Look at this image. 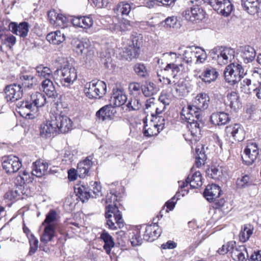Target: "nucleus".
<instances>
[{
    "mask_svg": "<svg viewBox=\"0 0 261 261\" xmlns=\"http://www.w3.org/2000/svg\"><path fill=\"white\" fill-rule=\"evenodd\" d=\"M68 226L63 227L62 225H61L57 228V233L56 234L57 240V244L61 246H63L66 241L70 238L69 237V233L66 230V229H68Z\"/></svg>",
    "mask_w": 261,
    "mask_h": 261,
    "instance_id": "2f4dec72",
    "label": "nucleus"
},
{
    "mask_svg": "<svg viewBox=\"0 0 261 261\" xmlns=\"http://www.w3.org/2000/svg\"><path fill=\"white\" fill-rule=\"evenodd\" d=\"M144 124L143 134L147 138L157 136L162 130L155 126L147 122V116L143 119Z\"/></svg>",
    "mask_w": 261,
    "mask_h": 261,
    "instance_id": "cd10ccee",
    "label": "nucleus"
},
{
    "mask_svg": "<svg viewBox=\"0 0 261 261\" xmlns=\"http://www.w3.org/2000/svg\"><path fill=\"white\" fill-rule=\"evenodd\" d=\"M41 87L43 92L49 97L55 98L57 92L51 79H45L41 83Z\"/></svg>",
    "mask_w": 261,
    "mask_h": 261,
    "instance_id": "473e14b6",
    "label": "nucleus"
},
{
    "mask_svg": "<svg viewBox=\"0 0 261 261\" xmlns=\"http://www.w3.org/2000/svg\"><path fill=\"white\" fill-rule=\"evenodd\" d=\"M125 195V188L121 183L116 182L111 185L110 192L106 197L105 217L107 219V224L112 230L117 229V227L112 220L113 215L115 222L119 228L124 226L121 210H124L122 204Z\"/></svg>",
    "mask_w": 261,
    "mask_h": 261,
    "instance_id": "f257e3e1",
    "label": "nucleus"
},
{
    "mask_svg": "<svg viewBox=\"0 0 261 261\" xmlns=\"http://www.w3.org/2000/svg\"><path fill=\"white\" fill-rule=\"evenodd\" d=\"M29 240L30 245L29 254L30 255H32L37 250L39 242L34 235H31L30 237V238H29Z\"/></svg>",
    "mask_w": 261,
    "mask_h": 261,
    "instance_id": "69168bd1",
    "label": "nucleus"
},
{
    "mask_svg": "<svg viewBox=\"0 0 261 261\" xmlns=\"http://www.w3.org/2000/svg\"><path fill=\"white\" fill-rule=\"evenodd\" d=\"M149 123L162 130L165 127V118L162 115H151Z\"/></svg>",
    "mask_w": 261,
    "mask_h": 261,
    "instance_id": "09e8293b",
    "label": "nucleus"
},
{
    "mask_svg": "<svg viewBox=\"0 0 261 261\" xmlns=\"http://www.w3.org/2000/svg\"><path fill=\"white\" fill-rule=\"evenodd\" d=\"M117 112L116 108L112 105H108L102 107L96 113V114H115Z\"/></svg>",
    "mask_w": 261,
    "mask_h": 261,
    "instance_id": "338daca9",
    "label": "nucleus"
},
{
    "mask_svg": "<svg viewBox=\"0 0 261 261\" xmlns=\"http://www.w3.org/2000/svg\"><path fill=\"white\" fill-rule=\"evenodd\" d=\"M75 51L79 55H83L86 60H91L94 55V49L88 39L75 41L74 43Z\"/></svg>",
    "mask_w": 261,
    "mask_h": 261,
    "instance_id": "1a4fd4ad",
    "label": "nucleus"
},
{
    "mask_svg": "<svg viewBox=\"0 0 261 261\" xmlns=\"http://www.w3.org/2000/svg\"><path fill=\"white\" fill-rule=\"evenodd\" d=\"M225 133L228 137H232L236 141H242L245 138L244 128L240 124L236 123L227 126Z\"/></svg>",
    "mask_w": 261,
    "mask_h": 261,
    "instance_id": "2eb2a0df",
    "label": "nucleus"
},
{
    "mask_svg": "<svg viewBox=\"0 0 261 261\" xmlns=\"http://www.w3.org/2000/svg\"><path fill=\"white\" fill-rule=\"evenodd\" d=\"M48 164L42 160H37L33 163L32 174L38 177H41L45 175L47 171Z\"/></svg>",
    "mask_w": 261,
    "mask_h": 261,
    "instance_id": "c85d7f7f",
    "label": "nucleus"
},
{
    "mask_svg": "<svg viewBox=\"0 0 261 261\" xmlns=\"http://www.w3.org/2000/svg\"><path fill=\"white\" fill-rule=\"evenodd\" d=\"M238 94L236 92L228 93L227 95L226 103L234 112L239 108V100Z\"/></svg>",
    "mask_w": 261,
    "mask_h": 261,
    "instance_id": "4c0bfd02",
    "label": "nucleus"
},
{
    "mask_svg": "<svg viewBox=\"0 0 261 261\" xmlns=\"http://www.w3.org/2000/svg\"><path fill=\"white\" fill-rule=\"evenodd\" d=\"M100 239L104 243L103 248L107 254L110 255L111 250L115 246V242L113 237L106 231L103 230L100 234Z\"/></svg>",
    "mask_w": 261,
    "mask_h": 261,
    "instance_id": "a878e982",
    "label": "nucleus"
},
{
    "mask_svg": "<svg viewBox=\"0 0 261 261\" xmlns=\"http://www.w3.org/2000/svg\"><path fill=\"white\" fill-rule=\"evenodd\" d=\"M195 46L180 47L178 48V54L182 56L183 63L191 65L193 62L195 56Z\"/></svg>",
    "mask_w": 261,
    "mask_h": 261,
    "instance_id": "393cba45",
    "label": "nucleus"
},
{
    "mask_svg": "<svg viewBox=\"0 0 261 261\" xmlns=\"http://www.w3.org/2000/svg\"><path fill=\"white\" fill-rule=\"evenodd\" d=\"M174 0H144L143 2L144 5L149 8L153 7L158 3H161L163 5H171Z\"/></svg>",
    "mask_w": 261,
    "mask_h": 261,
    "instance_id": "bf43d9fd",
    "label": "nucleus"
},
{
    "mask_svg": "<svg viewBox=\"0 0 261 261\" xmlns=\"http://www.w3.org/2000/svg\"><path fill=\"white\" fill-rule=\"evenodd\" d=\"M241 5L244 10L250 15L261 18V4L258 0H241Z\"/></svg>",
    "mask_w": 261,
    "mask_h": 261,
    "instance_id": "a211bd4d",
    "label": "nucleus"
},
{
    "mask_svg": "<svg viewBox=\"0 0 261 261\" xmlns=\"http://www.w3.org/2000/svg\"><path fill=\"white\" fill-rule=\"evenodd\" d=\"M245 74L242 66L237 63H233L227 66L224 72L225 81L230 85L238 83Z\"/></svg>",
    "mask_w": 261,
    "mask_h": 261,
    "instance_id": "0eeeda50",
    "label": "nucleus"
},
{
    "mask_svg": "<svg viewBox=\"0 0 261 261\" xmlns=\"http://www.w3.org/2000/svg\"><path fill=\"white\" fill-rule=\"evenodd\" d=\"M114 10L117 13H120L122 15L127 16L131 10V6L129 4L122 2L117 5Z\"/></svg>",
    "mask_w": 261,
    "mask_h": 261,
    "instance_id": "603ef678",
    "label": "nucleus"
},
{
    "mask_svg": "<svg viewBox=\"0 0 261 261\" xmlns=\"http://www.w3.org/2000/svg\"><path fill=\"white\" fill-rule=\"evenodd\" d=\"M189 176H188L185 181H178L179 184V189L177 193H176L175 196L177 197H179L180 195L182 196H184L185 195L187 194L189 192V189L186 188L190 185L189 182Z\"/></svg>",
    "mask_w": 261,
    "mask_h": 261,
    "instance_id": "3c124183",
    "label": "nucleus"
},
{
    "mask_svg": "<svg viewBox=\"0 0 261 261\" xmlns=\"http://www.w3.org/2000/svg\"><path fill=\"white\" fill-rule=\"evenodd\" d=\"M0 39L10 48H12L16 43V37L11 34H0Z\"/></svg>",
    "mask_w": 261,
    "mask_h": 261,
    "instance_id": "13d9d810",
    "label": "nucleus"
},
{
    "mask_svg": "<svg viewBox=\"0 0 261 261\" xmlns=\"http://www.w3.org/2000/svg\"><path fill=\"white\" fill-rule=\"evenodd\" d=\"M210 56L218 64L223 65L230 62L234 58L235 50L231 47L217 46L212 49Z\"/></svg>",
    "mask_w": 261,
    "mask_h": 261,
    "instance_id": "39448f33",
    "label": "nucleus"
},
{
    "mask_svg": "<svg viewBox=\"0 0 261 261\" xmlns=\"http://www.w3.org/2000/svg\"><path fill=\"white\" fill-rule=\"evenodd\" d=\"M229 115H211L210 121L215 125H221L226 124L229 121Z\"/></svg>",
    "mask_w": 261,
    "mask_h": 261,
    "instance_id": "de8ad7c7",
    "label": "nucleus"
},
{
    "mask_svg": "<svg viewBox=\"0 0 261 261\" xmlns=\"http://www.w3.org/2000/svg\"><path fill=\"white\" fill-rule=\"evenodd\" d=\"M176 196L175 195L165 203L164 206L156 216L158 219L163 217L164 212L165 213H168L169 211H172L174 209L177 202V200H176L175 198Z\"/></svg>",
    "mask_w": 261,
    "mask_h": 261,
    "instance_id": "a18cd8bd",
    "label": "nucleus"
},
{
    "mask_svg": "<svg viewBox=\"0 0 261 261\" xmlns=\"http://www.w3.org/2000/svg\"><path fill=\"white\" fill-rule=\"evenodd\" d=\"M72 120L67 115H49L40 126L42 137L50 138L60 134H67L74 128Z\"/></svg>",
    "mask_w": 261,
    "mask_h": 261,
    "instance_id": "f03ea898",
    "label": "nucleus"
},
{
    "mask_svg": "<svg viewBox=\"0 0 261 261\" xmlns=\"http://www.w3.org/2000/svg\"><path fill=\"white\" fill-rule=\"evenodd\" d=\"M63 227L68 226V229H66V230L70 234H76L78 232V229H80V225L76 222H73L71 221H66L62 224Z\"/></svg>",
    "mask_w": 261,
    "mask_h": 261,
    "instance_id": "4d7b16f0",
    "label": "nucleus"
},
{
    "mask_svg": "<svg viewBox=\"0 0 261 261\" xmlns=\"http://www.w3.org/2000/svg\"><path fill=\"white\" fill-rule=\"evenodd\" d=\"M93 154L89 155L77 164V172L80 178H84L90 175L91 169L93 165Z\"/></svg>",
    "mask_w": 261,
    "mask_h": 261,
    "instance_id": "f3484780",
    "label": "nucleus"
},
{
    "mask_svg": "<svg viewBox=\"0 0 261 261\" xmlns=\"http://www.w3.org/2000/svg\"><path fill=\"white\" fill-rule=\"evenodd\" d=\"M43 226L44 228L40 240L43 243H47L51 241L56 236V225Z\"/></svg>",
    "mask_w": 261,
    "mask_h": 261,
    "instance_id": "c756f323",
    "label": "nucleus"
},
{
    "mask_svg": "<svg viewBox=\"0 0 261 261\" xmlns=\"http://www.w3.org/2000/svg\"><path fill=\"white\" fill-rule=\"evenodd\" d=\"M163 56L168 60L170 63H168L164 68V70H171L173 75L175 77L176 74L180 72L186 71L188 69V66L186 67L184 63L180 64H175L174 62H171V60L176 62V59L178 58L176 53L173 52L166 53L163 54Z\"/></svg>",
    "mask_w": 261,
    "mask_h": 261,
    "instance_id": "9b49d317",
    "label": "nucleus"
},
{
    "mask_svg": "<svg viewBox=\"0 0 261 261\" xmlns=\"http://www.w3.org/2000/svg\"><path fill=\"white\" fill-rule=\"evenodd\" d=\"M141 105L139 103V101L138 99H134L129 101V102L123 106L121 108L123 110L125 109V111L123 112H126L127 111H133V110H139L140 108Z\"/></svg>",
    "mask_w": 261,
    "mask_h": 261,
    "instance_id": "e2e57ef3",
    "label": "nucleus"
},
{
    "mask_svg": "<svg viewBox=\"0 0 261 261\" xmlns=\"http://www.w3.org/2000/svg\"><path fill=\"white\" fill-rule=\"evenodd\" d=\"M46 39L50 43L58 45L65 40V36L60 31L52 32L47 34Z\"/></svg>",
    "mask_w": 261,
    "mask_h": 261,
    "instance_id": "72a5a7b5",
    "label": "nucleus"
},
{
    "mask_svg": "<svg viewBox=\"0 0 261 261\" xmlns=\"http://www.w3.org/2000/svg\"><path fill=\"white\" fill-rule=\"evenodd\" d=\"M259 155V149L257 144L252 143L246 146L242 154V159L245 164L252 165Z\"/></svg>",
    "mask_w": 261,
    "mask_h": 261,
    "instance_id": "ddd939ff",
    "label": "nucleus"
},
{
    "mask_svg": "<svg viewBox=\"0 0 261 261\" xmlns=\"http://www.w3.org/2000/svg\"><path fill=\"white\" fill-rule=\"evenodd\" d=\"M58 214L56 210L51 209L46 215L45 219L42 223V225H55L58 221Z\"/></svg>",
    "mask_w": 261,
    "mask_h": 261,
    "instance_id": "c03bdc74",
    "label": "nucleus"
},
{
    "mask_svg": "<svg viewBox=\"0 0 261 261\" xmlns=\"http://www.w3.org/2000/svg\"><path fill=\"white\" fill-rule=\"evenodd\" d=\"M129 240L133 246H137L142 244L143 240L141 236V230L138 227L133 229L130 233Z\"/></svg>",
    "mask_w": 261,
    "mask_h": 261,
    "instance_id": "58836bf2",
    "label": "nucleus"
},
{
    "mask_svg": "<svg viewBox=\"0 0 261 261\" xmlns=\"http://www.w3.org/2000/svg\"><path fill=\"white\" fill-rule=\"evenodd\" d=\"M71 21L74 26L85 29L90 28L93 24V18L90 15L74 17Z\"/></svg>",
    "mask_w": 261,
    "mask_h": 261,
    "instance_id": "b1692460",
    "label": "nucleus"
},
{
    "mask_svg": "<svg viewBox=\"0 0 261 261\" xmlns=\"http://www.w3.org/2000/svg\"><path fill=\"white\" fill-rule=\"evenodd\" d=\"M219 75L217 70L212 67H209L203 71L199 75V78L206 84H210L215 82Z\"/></svg>",
    "mask_w": 261,
    "mask_h": 261,
    "instance_id": "5701e85b",
    "label": "nucleus"
},
{
    "mask_svg": "<svg viewBox=\"0 0 261 261\" xmlns=\"http://www.w3.org/2000/svg\"><path fill=\"white\" fill-rule=\"evenodd\" d=\"M68 20L67 17L63 14H59L54 25L64 29L68 26Z\"/></svg>",
    "mask_w": 261,
    "mask_h": 261,
    "instance_id": "774afa93",
    "label": "nucleus"
},
{
    "mask_svg": "<svg viewBox=\"0 0 261 261\" xmlns=\"http://www.w3.org/2000/svg\"><path fill=\"white\" fill-rule=\"evenodd\" d=\"M194 58L196 59V63H202L206 59L207 55L203 49L196 47Z\"/></svg>",
    "mask_w": 261,
    "mask_h": 261,
    "instance_id": "052dcab7",
    "label": "nucleus"
},
{
    "mask_svg": "<svg viewBox=\"0 0 261 261\" xmlns=\"http://www.w3.org/2000/svg\"><path fill=\"white\" fill-rule=\"evenodd\" d=\"M202 115H190L187 117L186 115H180L182 122H187V127L189 128V132L185 135V139L191 146L192 149L195 147L197 150L198 146L197 144L199 141V137L197 136L198 133L200 134L201 128L203 125V122L201 117Z\"/></svg>",
    "mask_w": 261,
    "mask_h": 261,
    "instance_id": "7ed1b4c3",
    "label": "nucleus"
},
{
    "mask_svg": "<svg viewBox=\"0 0 261 261\" xmlns=\"http://www.w3.org/2000/svg\"><path fill=\"white\" fill-rule=\"evenodd\" d=\"M35 118L34 115H18L17 119L23 127H26L32 124Z\"/></svg>",
    "mask_w": 261,
    "mask_h": 261,
    "instance_id": "5fc2aeb1",
    "label": "nucleus"
},
{
    "mask_svg": "<svg viewBox=\"0 0 261 261\" xmlns=\"http://www.w3.org/2000/svg\"><path fill=\"white\" fill-rule=\"evenodd\" d=\"M20 193L16 188L11 189L8 190L4 196L5 200L7 201H14L19 198Z\"/></svg>",
    "mask_w": 261,
    "mask_h": 261,
    "instance_id": "864d4df0",
    "label": "nucleus"
},
{
    "mask_svg": "<svg viewBox=\"0 0 261 261\" xmlns=\"http://www.w3.org/2000/svg\"><path fill=\"white\" fill-rule=\"evenodd\" d=\"M5 92L7 101L12 102L20 99L23 95L21 87L20 85L16 84L6 86Z\"/></svg>",
    "mask_w": 261,
    "mask_h": 261,
    "instance_id": "dca6fc26",
    "label": "nucleus"
},
{
    "mask_svg": "<svg viewBox=\"0 0 261 261\" xmlns=\"http://www.w3.org/2000/svg\"><path fill=\"white\" fill-rule=\"evenodd\" d=\"M176 95L179 97H183L187 95L189 92L190 88L183 81H179L174 84Z\"/></svg>",
    "mask_w": 261,
    "mask_h": 261,
    "instance_id": "37998d69",
    "label": "nucleus"
},
{
    "mask_svg": "<svg viewBox=\"0 0 261 261\" xmlns=\"http://www.w3.org/2000/svg\"><path fill=\"white\" fill-rule=\"evenodd\" d=\"M37 75L41 79H54V72L51 69L43 65H39L36 67Z\"/></svg>",
    "mask_w": 261,
    "mask_h": 261,
    "instance_id": "f704fd0d",
    "label": "nucleus"
},
{
    "mask_svg": "<svg viewBox=\"0 0 261 261\" xmlns=\"http://www.w3.org/2000/svg\"><path fill=\"white\" fill-rule=\"evenodd\" d=\"M9 28L13 34L24 38L28 34L29 25L27 22H20L19 24L12 22L10 23Z\"/></svg>",
    "mask_w": 261,
    "mask_h": 261,
    "instance_id": "4be33fe9",
    "label": "nucleus"
},
{
    "mask_svg": "<svg viewBox=\"0 0 261 261\" xmlns=\"http://www.w3.org/2000/svg\"><path fill=\"white\" fill-rule=\"evenodd\" d=\"M244 252H247L246 248L244 245L234 247L231 252V257L236 261H246Z\"/></svg>",
    "mask_w": 261,
    "mask_h": 261,
    "instance_id": "c9c22d12",
    "label": "nucleus"
},
{
    "mask_svg": "<svg viewBox=\"0 0 261 261\" xmlns=\"http://www.w3.org/2000/svg\"><path fill=\"white\" fill-rule=\"evenodd\" d=\"M54 80H59L63 86L68 87L77 79L76 69L70 65L68 62L54 71Z\"/></svg>",
    "mask_w": 261,
    "mask_h": 261,
    "instance_id": "20e7f679",
    "label": "nucleus"
},
{
    "mask_svg": "<svg viewBox=\"0 0 261 261\" xmlns=\"http://www.w3.org/2000/svg\"><path fill=\"white\" fill-rule=\"evenodd\" d=\"M134 70L137 74L141 77H145L148 75L147 69L143 64H136L134 66Z\"/></svg>",
    "mask_w": 261,
    "mask_h": 261,
    "instance_id": "0e129e2a",
    "label": "nucleus"
},
{
    "mask_svg": "<svg viewBox=\"0 0 261 261\" xmlns=\"http://www.w3.org/2000/svg\"><path fill=\"white\" fill-rule=\"evenodd\" d=\"M74 192L82 202L87 201L91 195V192L89 191L88 188L83 185H79L75 187Z\"/></svg>",
    "mask_w": 261,
    "mask_h": 261,
    "instance_id": "7c9ffc66",
    "label": "nucleus"
},
{
    "mask_svg": "<svg viewBox=\"0 0 261 261\" xmlns=\"http://www.w3.org/2000/svg\"><path fill=\"white\" fill-rule=\"evenodd\" d=\"M22 166L21 162L16 156L10 155L5 158L2 166L7 173L16 172Z\"/></svg>",
    "mask_w": 261,
    "mask_h": 261,
    "instance_id": "4468645a",
    "label": "nucleus"
},
{
    "mask_svg": "<svg viewBox=\"0 0 261 261\" xmlns=\"http://www.w3.org/2000/svg\"><path fill=\"white\" fill-rule=\"evenodd\" d=\"M46 103V97L44 94L36 92L30 96V100H27L23 107L29 110L31 112L35 111L39 107L43 106Z\"/></svg>",
    "mask_w": 261,
    "mask_h": 261,
    "instance_id": "f8f14e48",
    "label": "nucleus"
},
{
    "mask_svg": "<svg viewBox=\"0 0 261 261\" xmlns=\"http://www.w3.org/2000/svg\"><path fill=\"white\" fill-rule=\"evenodd\" d=\"M192 22L201 20L204 18L203 10L199 6H194L192 7Z\"/></svg>",
    "mask_w": 261,
    "mask_h": 261,
    "instance_id": "8fccbe9b",
    "label": "nucleus"
},
{
    "mask_svg": "<svg viewBox=\"0 0 261 261\" xmlns=\"http://www.w3.org/2000/svg\"><path fill=\"white\" fill-rule=\"evenodd\" d=\"M128 46L124 47L123 56L127 60H132L139 55V47L134 44V40H128Z\"/></svg>",
    "mask_w": 261,
    "mask_h": 261,
    "instance_id": "bb28decb",
    "label": "nucleus"
},
{
    "mask_svg": "<svg viewBox=\"0 0 261 261\" xmlns=\"http://www.w3.org/2000/svg\"><path fill=\"white\" fill-rule=\"evenodd\" d=\"M236 185L239 188H245L254 185L253 180L248 174H245L240 178H238L236 181Z\"/></svg>",
    "mask_w": 261,
    "mask_h": 261,
    "instance_id": "49530a36",
    "label": "nucleus"
},
{
    "mask_svg": "<svg viewBox=\"0 0 261 261\" xmlns=\"http://www.w3.org/2000/svg\"><path fill=\"white\" fill-rule=\"evenodd\" d=\"M234 247H236V242L234 241H229L219 248L217 252L220 255H224L229 251L231 252L232 249Z\"/></svg>",
    "mask_w": 261,
    "mask_h": 261,
    "instance_id": "680f3d73",
    "label": "nucleus"
},
{
    "mask_svg": "<svg viewBox=\"0 0 261 261\" xmlns=\"http://www.w3.org/2000/svg\"><path fill=\"white\" fill-rule=\"evenodd\" d=\"M189 176L190 187L192 189H197L202 185V177L200 171H196L191 176Z\"/></svg>",
    "mask_w": 261,
    "mask_h": 261,
    "instance_id": "ea45409f",
    "label": "nucleus"
},
{
    "mask_svg": "<svg viewBox=\"0 0 261 261\" xmlns=\"http://www.w3.org/2000/svg\"><path fill=\"white\" fill-rule=\"evenodd\" d=\"M206 173L210 177L215 180H220L222 175V170L215 166H212L207 169Z\"/></svg>",
    "mask_w": 261,
    "mask_h": 261,
    "instance_id": "6e6d98bb",
    "label": "nucleus"
},
{
    "mask_svg": "<svg viewBox=\"0 0 261 261\" xmlns=\"http://www.w3.org/2000/svg\"><path fill=\"white\" fill-rule=\"evenodd\" d=\"M242 51V57L246 63L252 62L254 59L256 53L252 47L250 46H244L243 47Z\"/></svg>",
    "mask_w": 261,
    "mask_h": 261,
    "instance_id": "e433bc0d",
    "label": "nucleus"
},
{
    "mask_svg": "<svg viewBox=\"0 0 261 261\" xmlns=\"http://www.w3.org/2000/svg\"><path fill=\"white\" fill-rule=\"evenodd\" d=\"M162 229L157 222H152L146 226L143 234V239L148 242H152L157 239L161 234Z\"/></svg>",
    "mask_w": 261,
    "mask_h": 261,
    "instance_id": "6ab92c4d",
    "label": "nucleus"
},
{
    "mask_svg": "<svg viewBox=\"0 0 261 261\" xmlns=\"http://www.w3.org/2000/svg\"><path fill=\"white\" fill-rule=\"evenodd\" d=\"M207 4L218 13L226 17L233 10V6L230 0H208Z\"/></svg>",
    "mask_w": 261,
    "mask_h": 261,
    "instance_id": "9d476101",
    "label": "nucleus"
},
{
    "mask_svg": "<svg viewBox=\"0 0 261 261\" xmlns=\"http://www.w3.org/2000/svg\"><path fill=\"white\" fill-rule=\"evenodd\" d=\"M84 92L89 98H101L107 92L106 84L100 80H93L85 85Z\"/></svg>",
    "mask_w": 261,
    "mask_h": 261,
    "instance_id": "6e6552de",
    "label": "nucleus"
},
{
    "mask_svg": "<svg viewBox=\"0 0 261 261\" xmlns=\"http://www.w3.org/2000/svg\"><path fill=\"white\" fill-rule=\"evenodd\" d=\"M210 97L205 93L202 92L198 94L195 97L194 103L195 106L188 105L182 108L180 114H193L200 113L206 109L209 105Z\"/></svg>",
    "mask_w": 261,
    "mask_h": 261,
    "instance_id": "423d86ee",
    "label": "nucleus"
},
{
    "mask_svg": "<svg viewBox=\"0 0 261 261\" xmlns=\"http://www.w3.org/2000/svg\"><path fill=\"white\" fill-rule=\"evenodd\" d=\"M253 231V227L250 224H245L239 233V239L242 242H246L250 238Z\"/></svg>",
    "mask_w": 261,
    "mask_h": 261,
    "instance_id": "a19ab883",
    "label": "nucleus"
},
{
    "mask_svg": "<svg viewBox=\"0 0 261 261\" xmlns=\"http://www.w3.org/2000/svg\"><path fill=\"white\" fill-rule=\"evenodd\" d=\"M127 100V97L123 90L120 88L113 89V94L111 96V101L117 107V109H122L121 108L125 105V103Z\"/></svg>",
    "mask_w": 261,
    "mask_h": 261,
    "instance_id": "aec40b11",
    "label": "nucleus"
},
{
    "mask_svg": "<svg viewBox=\"0 0 261 261\" xmlns=\"http://www.w3.org/2000/svg\"><path fill=\"white\" fill-rule=\"evenodd\" d=\"M142 91L143 94L146 97H149L156 94L158 89L155 85L151 82H146L144 85L141 87Z\"/></svg>",
    "mask_w": 261,
    "mask_h": 261,
    "instance_id": "79ce46f5",
    "label": "nucleus"
},
{
    "mask_svg": "<svg viewBox=\"0 0 261 261\" xmlns=\"http://www.w3.org/2000/svg\"><path fill=\"white\" fill-rule=\"evenodd\" d=\"M221 188L216 184L208 185L203 192V196L206 200L212 202L214 199L218 198L222 193Z\"/></svg>",
    "mask_w": 261,
    "mask_h": 261,
    "instance_id": "412c9836",
    "label": "nucleus"
}]
</instances>
